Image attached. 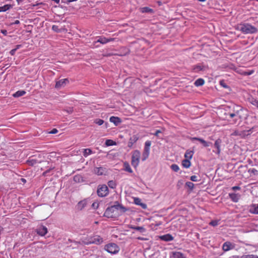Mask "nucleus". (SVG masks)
<instances>
[{"instance_id":"1","label":"nucleus","mask_w":258,"mask_h":258,"mask_svg":"<svg viewBox=\"0 0 258 258\" xmlns=\"http://www.w3.org/2000/svg\"><path fill=\"white\" fill-rule=\"evenodd\" d=\"M126 209L122 205L117 204L108 207L105 210L104 216L108 218H116L121 214L125 212Z\"/></svg>"},{"instance_id":"2","label":"nucleus","mask_w":258,"mask_h":258,"mask_svg":"<svg viewBox=\"0 0 258 258\" xmlns=\"http://www.w3.org/2000/svg\"><path fill=\"white\" fill-rule=\"evenodd\" d=\"M239 30L244 34H253L257 32V29L248 23L241 24L239 26Z\"/></svg>"},{"instance_id":"3","label":"nucleus","mask_w":258,"mask_h":258,"mask_svg":"<svg viewBox=\"0 0 258 258\" xmlns=\"http://www.w3.org/2000/svg\"><path fill=\"white\" fill-rule=\"evenodd\" d=\"M141 157V153L138 150H136L132 152L131 164L134 168H137L140 163V159Z\"/></svg>"},{"instance_id":"4","label":"nucleus","mask_w":258,"mask_h":258,"mask_svg":"<svg viewBox=\"0 0 258 258\" xmlns=\"http://www.w3.org/2000/svg\"><path fill=\"white\" fill-rule=\"evenodd\" d=\"M104 249L108 252L111 254H116L120 250L119 246L114 243H110L105 245Z\"/></svg>"},{"instance_id":"5","label":"nucleus","mask_w":258,"mask_h":258,"mask_svg":"<svg viewBox=\"0 0 258 258\" xmlns=\"http://www.w3.org/2000/svg\"><path fill=\"white\" fill-rule=\"evenodd\" d=\"M151 145V141H147L145 143L144 151L142 154V160L145 161L149 156L150 147Z\"/></svg>"},{"instance_id":"6","label":"nucleus","mask_w":258,"mask_h":258,"mask_svg":"<svg viewBox=\"0 0 258 258\" xmlns=\"http://www.w3.org/2000/svg\"><path fill=\"white\" fill-rule=\"evenodd\" d=\"M97 192L99 197H104L106 196L109 193L108 187L105 184L99 186Z\"/></svg>"},{"instance_id":"7","label":"nucleus","mask_w":258,"mask_h":258,"mask_svg":"<svg viewBox=\"0 0 258 258\" xmlns=\"http://www.w3.org/2000/svg\"><path fill=\"white\" fill-rule=\"evenodd\" d=\"M103 241V238L99 235H94L90 237L89 239V243L95 244H100Z\"/></svg>"},{"instance_id":"8","label":"nucleus","mask_w":258,"mask_h":258,"mask_svg":"<svg viewBox=\"0 0 258 258\" xmlns=\"http://www.w3.org/2000/svg\"><path fill=\"white\" fill-rule=\"evenodd\" d=\"M235 245L230 241L224 242L222 246V249L224 251H227L229 250L234 248Z\"/></svg>"},{"instance_id":"9","label":"nucleus","mask_w":258,"mask_h":258,"mask_svg":"<svg viewBox=\"0 0 258 258\" xmlns=\"http://www.w3.org/2000/svg\"><path fill=\"white\" fill-rule=\"evenodd\" d=\"M138 140H139V137L138 136V135H133L132 137H131L130 138V139L128 140V142L127 143L128 147L130 148H132L133 147V145H134V144H135Z\"/></svg>"},{"instance_id":"10","label":"nucleus","mask_w":258,"mask_h":258,"mask_svg":"<svg viewBox=\"0 0 258 258\" xmlns=\"http://www.w3.org/2000/svg\"><path fill=\"white\" fill-rule=\"evenodd\" d=\"M36 232L40 236H44L47 233V228L43 225L40 226L37 229Z\"/></svg>"},{"instance_id":"11","label":"nucleus","mask_w":258,"mask_h":258,"mask_svg":"<svg viewBox=\"0 0 258 258\" xmlns=\"http://www.w3.org/2000/svg\"><path fill=\"white\" fill-rule=\"evenodd\" d=\"M222 143V141L221 139H218L215 142L214 147L216 148L217 151L215 152L216 153L219 155L221 153V145Z\"/></svg>"},{"instance_id":"12","label":"nucleus","mask_w":258,"mask_h":258,"mask_svg":"<svg viewBox=\"0 0 258 258\" xmlns=\"http://www.w3.org/2000/svg\"><path fill=\"white\" fill-rule=\"evenodd\" d=\"M105 170V168L102 167H95L93 169V172L97 175H102L104 174Z\"/></svg>"},{"instance_id":"13","label":"nucleus","mask_w":258,"mask_h":258,"mask_svg":"<svg viewBox=\"0 0 258 258\" xmlns=\"http://www.w3.org/2000/svg\"><path fill=\"white\" fill-rule=\"evenodd\" d=\"M68 83H69V80L67 79L60 80L56 82L55 87L56 88H60L61 87L64 86Z\"/></svg>"},{"instance_id":"14","label":"nucleus","mask_w":258,"mask_h":258,"mask_svg":"<svg viewBox=\"0 0 258 258\" xmlns=\"http://www.w3.org/2000/svg\"><path fill=\"white\" fill-rule=\"evenodd\" d=\"M159 238L161 240L164 241H170L173 240V237L170 234H166L163 235L159 236Z\"/></svg>"},{"instance_id":"15","label":"nucleus","mask_w":258,"mask_h":258,"mask_svg":"<svg viewBox=\"0 0 258 258\" xmlns=\"http://www.w3.org/2000/svg\"><path fill=\"white\" fill-rule=\"evenodd\" d=\"M171 258H186L185 254L180 251H173L172 252Z\"/></svg>"},{"instance_id":"16","label":"nucleus","mask_w":258,"mask_h":258,"mask_svg":"<svg viewBox=\"0 0 258 258\" xmlns=\"http://www.w3.org/2000/svg\"><path fill=\"white\" fill-rule=\"evenodd\" d=\"M250 213L258 215V204H253L250 206Z\"/></svg>"},{"instance_id":"17","label":"nucleus","mask_w":258,"mask_h":258,"mask_svg":"<svg viewBox=\"0 0 258 258\" xmlns=\"http://www.w3.org/2000/svg\"><path fill=\"white\" fill-rule=\"evenodd\" d=\"M192 140H197V141L200 142L205 147H209L210 146V144H211L210 142H207V141H206L205 140H204L203 139L197 138V137L192 138Z\"/></svg>"},{"instance_id":"18","label":"nucleus","mask_w":258,"mask_h":258,"mask_svg":"<svg viewBox=\"0 0 258 258\" xmlns=\"http://www.w3.org/2000/svg\"><path fill=\"white\" fill-rule=\"evenodd\" d=\"M87 204V201L86 200H83L79 202L77 205V209L79 210H82L84 208Z\"/></svg>"},{"instance_id":"19","label":"nucleus","mask_w":258,"mask_h":258,"mask_svg":"<svg viewBox=\"0 0 258 258\" xmlns=\"http://www.w3.org/2000/svg\"><path fill=\"white\" fill-rule=\"evenodd\" d=\"M229 196L231 200L234 202H237L239 201L240 196L238 194L235 193L229 194Z\"/></svg>"},{"instance_id":"20","label":"nucleus","mask_w":258,"mask_h":258,"mask_svg":"<svg viewBox=\"0 0 258 258\" xmlns=\"http://www.w3.org/2000/svg\"><path fill=\"white\" fill-rule=\"evenodd\" d=\"M109 121L113 123L115 125H117L119 123L121 122L120 118L113 116L110 117Z\"/></svg>"},{"instance_id":"21","label":"nucleus","mask_w":258,"mask_h":258,"mask_svg":"<svg viewBox=\"0 0 258 258\" xmlns=\"http://www.w3.org/2000/svg\"><path fill=\"white\" fill-rule=\"evenodd\" d=\"M124 170L129 173H133V171L129 163L127 162H124L123 163Z\"/></svg>"},{"instance_id":"22","label":"nucleus","mask_w":258,"mask_h":258,"mask_svg":"<svg viewBox=\"0 0 258 258\" xmlns=\"http://www.w3.org/2000/svg\"><path fill=\"white\" fill-rule=\"evenodd\" d=\"M236 72L238 73H239L242 75L246 76V75H250L252 74L254 72V71H250L248 72L244 71L240 69H237Z\"/></svg>"},{"instance_id":"23","label":"nucleus","mask_w":258,"mask_h":258,"mask_svg":"<svg viewBox=\"0 0 258 258\" xmlns=\"http://www.w3.org/2000/svg\"><path fill=\"white\" fill-rule=\"evenodd\" d=\"M248 102L252 105L255 106L256 108L258 106V100L253 97H250L248 98Z\"/></svg>"},{"instance_id":"24","label":"nucleus","mask_w":258,"mask_h":258,"mask_svg":"<svg viewBox=\"0 0 258 258\" xmlns=\"http://www.w3.org/2000/svg\"><path fill=\"white\" fill-rule=\"evenodd\" d=\"M248 102L252 105L255 106L256 108L258 106V100L253 97H250L248 98Z\"/></svg>"},{"instance_id":"25","label":"nucleus","mask_w":258,"mask_h":258,"mask_svg":"<svg viewBox=\"0 0 258 258\" xmlns=\"http://www.w3.org/2000/svg\"><path fill=\"white\" fill-rule=\"evenodd\" d=\"M205 83V81L203 79L199 78L197 79L194 83V84L197 87L203 86Z\"/></svg>"},{"instance_id":"26","label":"nucleus","mask_w":258,"mask_h":258,"mask_svg":"<svg viewBox=\"0 0 258 258\" xmlns=\"http://www.w3.org/2000/svg\"><path fill=\"white\" fill-rule=\"evenodd\" d=\"M194 154V152L192 151L187 150L184 154L185 159H191Z\"/></svg>"},{"instance_id":"27","label":"nucleus","mask_w":258,"mask_h":258,"mask_svg":"<svg viewBox=\"0 0 258 258\" xmlns=\"http://www.w3.org/2000/svg\"><path fill=\"white\" fill-rule=\"evenodd\" d=\"M26 94V92L24 90H19L13 94V96L14 97H19L24 95Z\"/></svg>"},{"instance_id":"28","label":"nucleus","mask_w":258,"mask_h":258,"mask_svg":"<svg viewBox=\"0 0 258 258\" xmlns=\"http://www.w3.org/2000/svg\"><path fill=\"white\" fill-rule=\"evenodd\" d=\"M190 165V162L188 159H184L182 162V165L186 168H189Z\"/></svg>"},{"instance_id":"29","label":"nucleus","mask_w":258,"mask_h":258,"mask_svg":"<svg viewBox=\"0 0 258 258\" xmlns=\"http://www.w3.org/2000/svg\"><path fill=\"white\" fill-rule=\"evenodd\" d=\"M192 69L195 72L198 73L203 70L204 69V67L202 65H196L193 67Z\"/></svg>"},{"instance_id":"30","label":"nucleus","mask_w":258,"mask_h":258,"mask_svg":"<svg viewBox=\"0 0 258 258\" xmlns=\"http://www.w3.org/2000/svg\"><path fill=\"white\" fill-rule=\"evenodd\" d=\"M107 184H108V186L111 188L114 189V188H116V183L114 180H109Z\"/></svg>"},{"instance_id":"31","label":"nucleus","mask_w":258,"mask_h":258,"mask_svg":"<svg viewBox=\"0 0 258 258\" xmlns=\"http://www.w3.org/2000/svg\"><path fill=\"white\" fill-rule=\"evenodd\" d=\"M92 153V151L91 149L87 148L84 149L83 151V156L85 157H87L88 155L91 154Z\"/></svg>"},{"instance_id":"32","label":"nucleus","mask_w":258,"mask_h":258,"mask_svg":"<svg viewBox=\"0 0 258 258\" xmlns=\"http://www.w3.org/2000/svg\"><path fill=\"white\" fill-rule=\"evenodd\" d=\"M11 6L10 5H5L3 6L0 7V12H6L9 10Z\"/></svg>"},{"instance_id":"33","label":"nucleus","mask_w":258,"mask_h":258,"mask_svg":"<svg viewBox=\"0 0 258 258\" xmlns=\"http://www.w3.org/2000/svg\"><path fill=\"white\" fill-rule=\"evenodd\" d=\"M133 229H135L138 231H140L141 232H144L146 231V229L143 227H140V226H132L131 227Z\"/></svg>"},{"instance_id":"34","label":"nucleus","mask_w":258,"mask_h":258,"mask_svg":"<svg viewBox=\"0 0 258 258\" xmlns=\"http://www.w3.org/2000/svg\"><path fill=\"white\" fill-rule=\"evenodd\" d=\"M97 42H99L101 44H104L107 43V38L104 37H100L97 41Z\"/></svg>"},{"instance_id":"35","label":"nucleus","mask_w":258,"mask_h":258,"mask_svg":"<svg viewBox=\"0 0 258 258\" xmlns=\"http://www.w3.org/2000/svg\"><path fill=\"white\" fill-rule=\"evenodd\" d=\"M105 145L107 146H113L115 145L116 143L112 140H107L105 141Z\"/></svg>"},{"instance_id":"36","label":"nucleus","mask_w":258,"mask_h":258,"mask_svg":"<svg viewBox=\"0 0 258 258\" xmlns=\"http://www.w3.org/2000/svg\"><path fill=\"white\" fill-rule=\"evenodd\" d=\"M240 258H258V256L254 254H245L241 256Z\"/></svg>"},{"instance_id":"37","label":"nucleus","mask_w":258,"mask_h":258,"mask_svg":"<svg viewBox=\"0 0 258 258\" xmlns=\"http://www.w3.org/2000/svg\"><path fill=\"white\" fill-rule=\"evenodd\" d=\"M171 168L175 172H177L179 170V166L175 164H172L171 166Z\"/></svg>"},{"instance_id":"38","label":"nucleus","mask_w":258,"mask_h":258,"mask_svg":"<svg viewBox=\"0 0 258 258\" xmlns=\"http://www.w3.org/2000/svg\"><path fill=\"white\" fill-rule=\"evenodd\" d=\"M104 120L101 119H99V118H97L96 119L94 120V123H95L96 124L99 125H101L103 124L104 123Z\"/></svg>"},{"instance_id":"39","label":"nucleus","mask_w":258,"mask_h":258,"mask_svg":"<svg viewBox=\"0 0 258 258\" xmlns=\"http://www.w3.org/2000/svg\"><path fill=\"white\" fill-rule=\"evenodd\" d=\"M248 173L253 174V175H257L258 174V170L255 168H250L248 171Z\"/></svg>"},{"instance_id":"40","label":"nucleus","mask_w":258,"mask_h":258,"mask_svg":"<svg viewBox=\"0 0 258 258\" xmlns=\"http://www.w3.org/2000/svg\"><path fill=\"white\" fill-rule=\"evenodd\" d=\"M185 185L188 187L190 190L193 189L194 187V184L191 182H186Z\"/></svg>"},{"instance_id":"41","label":"nucleus","mask_w":258,"mask_h":258,"mask_svg":"<svg viewBox=\"0 0 258 258\" xmlns=\"http://www.w3.org/2000/svg\"><path fill=\"white\" fill-rule=\"evenodd\" d=\"M209 224L212 226H216L219 224V221L212 220L210 222Z\"/></svg>"},{"instance_id":"42","label":"nucleus","mask_w":258,"mask_h":258,"mask_svg":"<svg viewBox=\"0 0 258 258\" xmlns=\"http://www.w3.org/2000/svg\"><path fill=\"white\" fill-rule=\"evenodd\" d=\"M238 111H237L236 112L234 113H229V116L230 118H233L235 116H237L238 115Z\"/></svg>"},{"instance_id":"43","label":"nucleus","mask_w":258,"mask_h":258,"mask_svg":"<svg viewBox=\"0 0 258 258\" xmlns=\"http://www.w3.org/2000/svg\"><path fill=\"white\" fill-rule=\"evenodd\" d=\"M220 84L221 86L223 87L224 88H227L228 86L226 84L224 80H221L220 81Z\"/></svg>"},{"instance_id":"44","label":"nucleus","mask_w":258,"mask_h":258,"mask_svg":"<svg viewBox=\"0 0 258 258\" xmlns=\"http://www.w3.org/2000/svg\"><path fill=\"white\" fill-rule=\"evenodd\" d=\"M190 180L192 181H198V177L196 175H192L190 177Z\"/></svg>"},{"instance_id":"45","label":"nucleus","mask_w":258,"mask_h":258,"mask_svg":"<svg viewBox=\"0 0 258 258\" xmlns=\"http://www.w3.org/2000/svg\"><path fill=\"white\" fill-rule=\"evenodd\" d=\"M134 201L137 205H140L141 204V200L139 198H135Z\"/></svg>"},{"instance_id":"46","label":"nucleus","mask_w":258,"mask_h":258,"mask_svg":"<svg viewBox=\"0 0 258 258\" xmlns=\"http://www.w3.org/2000/svg\"><path fill=\"white\" fill-rule=\"evenodd\" d=\"M58 132V131L57 129L56 128H53L52 129L50 132L49 133L50 134H56Z\"/></svg>"},{"instance_id":"47","label":"nucleus","mask_w":258,"mask_h":258,"mask_svg":"<svg viewBox=\"0 0 258 258\" xmlns=\"http://www.w3.org/2000/svg\"><path fill=\"white\" fill-rule=\"evenodd\" d=\"M81 178V176L80 175H76L74 177V179L75 181H79L80 178Z\"/></svg>"},{"instance_id":"48","label":"nucleus","mask_w":258,"mask_h":258,"mask_svg":"<svg viewBox=\"0 0 258 258\" xmlns=\"http://www.w3.org/2000/svg\"><path fill=\"white\" fill-rule=\"evenodd\" d=\"M232 189L233 190H239V189H240V187L238 186H233L232 187Z\"/></svg>"},{"instance_id":"49","label":"nucleus","mask_w":258,"mask_h":258,"mask_svg":"<svg viewBox=\"0 0 258 258\" xmlns=\"http://www.w3.org/2000/svg\"><path fill=\"white\" fill-rule=\"evenodd\" d=\"M92 206L95 209L97 208L98 207V203L94 202L92 204Z\"/></svg>"},{"instance_id":"50","label":"nucleus","mask_w":258,"mask_h":258,"mask_svg":"<svg viewBox=\"0 0 258 258\" xmlns=\"http://www.w3.org/2000/svg\"><path fill=\"white\" fill-rule=\"evenodd\" d=\"M16 50H17V48L13 49L12 50H11L10 54L12 55H14L15 54Z\"/></svg>"},{"instance_id":"51","label":"nucleus","mask_w":258,"mask_h":258,"mask_svg":"<svg viewBox=\"0 0 258 258\" xmlns=\"http://www.w3.org/2000/svg\"><path fill=\"white\" fill-rule=\"evenodd\" d=\"M1 33H3L4 35L6 36L8 34L7 31L6 30L3 29L1 30Z\"/></svg>"},{"instance_id":"52","label":"nucleus","mask_w":258,"mask_h":258,"mask_svg":"<svg viewBox=\"0 0 258 258\" xmlns=\"http://www.w3.org/2000/svg\"><path fill=\"white\" fill-rule=\"evenodd\" d=\"M115 38H107V43L111 42V41H113L115 40Z\"/></svg>"},{"instance_id":"53","label":"nucleus","mask_w":258,"mask_h":258,"mask_svg":"<svg viewBox=\"0 0 258 258\" xmlns=\"http://www.w3.org/2000/svg\"><path fill=\"white\" fill-rule=\"evenodd\" d=\"M161 132L160 130H157L156 131V132L154 134V135L155 136H158V135L159 133H161Z\"/></svg>"},{"instance_id":"54","label":"nucleus","mask_w":258,"mask_h":258,"mask_svg":"<svg viewBox=\"0 0 258 258\" xmlns=\"http://www.w3.org/2000/svg\"><path fill=\"white\" fill-rule=\"evenodd\" d=\"M137 239L139 240H143V241L147 240V239L146 238H144V237H138L137 238Z\"/></svg>"},{"instance_id":"55","label":"nucleus","mask_w":258,"mask_h":258,"mask_svg":"<svg viewBox=\"0 0 258 258\" xmlns=\"http://www.w3.org/2000/svg\"><path fill=\"white\" fill-rule=\"evenodd\" d=\"M140 205H141L142 207L144 209H146L147 207L146 205L143 203H141Z\"/></svg>"},{"instance_id":"56","label":"nucleus","mask_w":258,"mask_h":258,"mask_svg":"<svg viewBox=\"0 0 258 258\" xmlns=\"http://www.w3.org/2000/svg\"><path fill=\"white\" fill-rule=\"evenodd\" d=\"M20 24V21L18 20L15 21L14 22H13V23H12V25L13 24Z\"/></svg>"},{"instance_id":"57","label":"nucleus","mask_w":258,"mask_h":258,"mask_svg":"<svg viewBox=\"0 0 258 258\" xmlns=\"http://www.w3.org/2000/svg\"><path fill=\"white\" fill-rule=\"evenodd\" d=\"M229 258H239V257L238 255H235L230 256Z\"/></svg>"},{"instance_id":"58","label":"nucleus","mask_w":258,"mask_h":258,"mask_svg":"<svg viewBox=\"0 0 258 258\" xmlns=\"http://www.w3.org/2000/svg\"><path fill=\"white\" fill-rule=\"evenodd\" d=\"M145 9H146V12H149L150 11H151L152 10L151 9H149V8L148 7H146L144 8Z\"/></svg>"},{"instance_id":"59","label":"nucleus","mask_w":258,"mask_h":258,"mask_svg":"<svg viewBox=\"0 0 258 258\" xmlns=\"http://www.w3.org/2000/svg\"><path fill=\"white\" fill-rule=\"evenodd\" d=\"M52 1L54 2L56 4H59L60 0H51Z\"/></svg>"},{"instance_id":"60","label":"nucleus","mask_w":258,"mask_h":258,"mask_svg":"<svg viewBox=\"0 0 258 258\" xmlns=\"http://www.w3.org/2000/svg\"><path fill=\"white\" fill-rule=\"evenodd\" d=\"M48 172H49V170H46V171L43 172V175H46Z\"/></svg>"},{"instance_id":"61","label":"nucleus","mask_w":258,"mask_h":258,"mask_svg":"<svg viewBox=\"0 0 258 258\" xmlns=\"http://www.w3.org/2000/svg\"><path fill=\"white\" fill-rule=\"evenodd\" d=\"M21 46V45H17L16 46V48H17V49L19 48Z\"/></svg>"},{"instance_id":"62","label":"nucleus","mask_w":258,"mask_h":258,"mask_svg":"<svg viewBox=\"0 0 258 258\" xmlns=\"http://www.w3.org/2000/svg\"><path fill=\"white\" fill-rule=\"evenodd\" d=\"M21 180L24 182H26V180L24 178H21Z\"/></svg>"},{"instance_id":"63","label":"nucleus","mask_w":258,"mask_h":258,"mask_svg":"<svg viewBox=\"0 0 258 258\" xmlns=\"http://www.w3.org/2000/svg\"><path fill=\"white\" fill-rule=\"evenodd\" d=\"M112 55V54L109 53V54H108L105 55V56H111V55Z\"/></svg>"},{"instance_id":"64","label":"nucleus","mask_w":258,"mask_h":258,"mask_svg":"<svg viewBox=\"0 0 258 258\" xmlns=\"http://www.w3.org/2000/svg\"><path fill=\"white\" fill-rule=\"evenodd\" d=\"M200 2H205L206 0H198Z\"/></svg>"}]
</instances>
